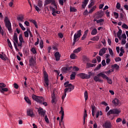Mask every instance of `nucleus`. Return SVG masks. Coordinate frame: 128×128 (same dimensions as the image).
<instances>
[{"mask_svg": "<svg viewBox=\"0 0 128 128\" xmlns=\"http://www.w3.org/2000/svg\"><path fill=\"white\" fill-rule=\"evenodd\" d=\"M7 42H8V44L9 48H10L11 50H12V42H10V40L9 38L7 39Z\"/></svg>", "mask_w": 128, "mask_h": 128, "instance_id": "33", "label": "nucleus"}, {"mask_svg": "<svg viewBox=\"0 0 128 128\" xmlns=\"http://www.w3.org/2000/svg\"><path fill=\"white\" fill-rule=\"evenodd\" d=\"M120 114V110L116 109L114 108L112 110H110L107 113L106 116H109L110 118L112 120L114 118V115H112V116H110V114Z\"/></svg>", "mask_w": 128, "mask_h": 128, "instance_id": "2", "label": "nucleus"}, {"mask_svg": "<svg viewBox=\"0 0 128 128\" xmlns=\"http://www.w3.org/2000/svg\"><path fill=\"white\" fill-rule=\"evenodd\" d=\"M115 62H122V58H120V57H118V58H115Z\"/></svg>", "mask_w": 128, "mask_h": 128, "instance_id": "57", "label": "nucleus"}, {"mask_svg": "<svg viewBox=\"0 0 128 128\" xmlns=\"http://www.w3.org/2000/svg\"><path fill=\"white\" fill-rule=\"evenodd\" d=\"M32 98L34 100H36L37 102H39V104H42L44 106H48V103L46 102H44V98H42V96H36V95L32 96Z\"/></svg>", "mask_w": 128, "mask_h": 128, "instance_id": "1", "label": "nucleus"}, {"mask_svg": "<svg viewBox=\"0 0 128 128\" xmlns=\"http://www.w3.org/2000/svg\"><path fill=\"white\" fill-rule=\"evenodd\" d=\"M43 76L44 78V86L46 88H48V86H50V80H48V74L46 72L44 71L43 72Z\"/></svg>", "mask_w": 128, "mask_h": 128, "instance_id": "4", "label": "nucleus"}, {"mask_svg": "<svg viewBox=\"0 0 128 128\" xmlns=\"http://www.w3.org/2000/svg\"><path fill=\"white\" fill-rule=\"evenodd\" d=\"M65 88H67L70 90H74V86H73L72 84H70V82L68 81L64 83Z\"/></svg>", "mask_w": 128, "mask_h": 128, "instance_id": "8", "label": "nucleus"}, {"mask_svg": "<svg viewBox=\"0 0 128 128\" xmlns=\"http://www.w3.org/2000/svg\"><path fill=\"white\" fill-rule=\"evenodd\" d=\"M4 22L5 23L6 28H8L9 32L12 34V23L8 17L6 16L4 18Z\"/></svg>", "mask_w": 128, "mask_h": 128, "instance_id": "3", "label": "nucleus"}, {"mask_svg": "<svg viewBox=\"0 0 128 128\" xmlns=\"http://www.w3.org/2000/svg\"><path fill=\"white\" fill-rule=\"evenodd\" d=\"M0 92L1 94H4V92H8V88H6L5 87L3 88H0Z\"/></svg>", "mask_w": 128, "mask_h": 128, "instance_id": "21", "label": "nucleus"}, {"mask_svg": "<svg viewBox=\"0 0 128 128\" xmlns=\"http://www.w3.org/2000/svg\"><path fill=\"white\" fill-rule=\"evenodd\" d=\"M38 6H39V8H42V2L40 1L38 2Z\"/></svg>", "mask_w": 128, "mask_h": 128, "instance_id": "53", "label": "nucleus"}, {"mask_svg": "<svg viewBox=\"0 0 128 128\" xmlns=\"http://www.w3.org/2000/svg\"><path fill=\"white\" fill-rule=\"evenodd\" d=\"M100 40V38L98 36H95L93 37L92 38H91V40Z\"/></svg>", "mask_w": 128, "mask_h": 128, "instance_id": "35", "label": "nucleus"}, {"mask_svg": "<svg viewBox=\"0 0 128 128\" xmlns=\"http://www.w3.org/2000/svg\"><path fill=\"white\" fill-rule=\"evenodd\" d=\"M102 68V64H99L98 66L94 70H100Z\"/></svg>", "mask_w": 128, "mask_h": 128, "instance_id": "52", "label": "nucleus"}, {"mask_svg": "<svg viewBox=\"0 0 128 128\" xmlns=\"http://www.w3.org/2000/svg\"><path fill=\"white\" fill-rule=\"evenodd\" d=\"M38 114L42 118H44V116H46V110H44V108L40 107L38 108Z\"/></svg>", "mask_w": 128, "mask_h": 128, "instance_id": "7", "label": "nucleus"}, {"mask_svg": "<svg viewBox=\"0 0 128 128\" xmlns=\"http://www.w3.org/2000/svg\"><path fill=\"white\" fill-rule=\"evenodd\" d=\"M96 6H94L88 12V14H92V12H94L96 10Z\"/></svg>", "mask_w": 128, "mask_h": 128, "instance_id": "30", "label": "nucleus"}, {"mask_svg": "<svg viewBox=\"0 0 128 128\" xmlns=\"http://www.w3.org/2000/svg\"><path fill=\"white\" fill-rule=\"evenodd\" d=\"M72 90V89H70L69 88H68L67 87L64 90V92H65L66 94L68 92H70Z\"/></svg>", "mask_w": 128, "mask_h": 128, "instance_id": "43", "label": "nucleus"}, {"mask_svg": "<svg viewBox=\"0 0 128 128\" xmlns=\"http://www.w3.org/2000/svg\"><path fill=\"white\" fill-rule=\"evenodd\" d=\"M85 100H88V91H86L84 93Z\"/></svg>", "mask_w": 128, "mask_h": 128, "instance_id": "38", "label": "nucleus"}, {"mask_svg": "<svg viewBox=\"0 0 128 128\" xmlns=\"http://www.w3.org/2000/svg\"><path fill=\"white\" fill-rule=\"evenodd\" d=\"M0 58L2 59V60H6V58L2 54H0Z\"/></svg>", "mask_w": 128, "mask_h": 128, "instance_id": "47", "label": "nucleus"}, {"mask_svg": "<svg viewBox=\"0 0 128 128\" xmlns=\"http://www.w3.org/2000/svg\"><path fill=\"white\" fill-rule=\"evenodd\" d=\"M30 66H34L36 64V60L34 58V57H32L29 60Z\"/></svg>", "mask_w": 128, "mask_h": 128, "instance_id": "16", "label": "nucleus"}, {"mask_svg": "<svg viewBox=\"0 0 128 128\" xmlns=\"http://www.w3.org/2000/svg\"><path fill=\"white\" fill-rule=\"evenodd\" d=\"M81 36H82V30H80L77 32V33L74 34V40H76L78 38H80Z\"/></svg>", "mask_w": 128, "mask_h": 128, "instance_id": "9", "label": "nucleus"}, {"mask_svg": "<svg viewBox=\"0 0 128 128\" xmlns=\"http://www.w3.org/2000/svg\"><path fill=\"white\" fill-rule=\"evenodd\" d=\"M98 76H102V78H106V80L108 78V76H106V75L104 74L102 72L99 73L98 74Z\"/></svg>", "mask_w": 128, "mask_h": 128, "instance_id": "20", "label": "nucleus"}, {"mask_svg": "<svg viewBox=\"0 0 128 128\" xmlns=\"http://www.w3.org/2000/svg\"><path fill=\"white\" fill-rule=\"evenodd\" d=\"M18 20H20V22H24V16H19L17 18Z\"/></svg>", "mask_w": 128, "mask_h": 128, "instance_id": "37", "label": "nucleus"}, {"mask_svg": "<svg viewBox=\"0 0 128 128\" xmlns=\"http://www.w3.org/2000/svg\"><path fill=\"white\" fill-rule=\"evenodd\" d=\"M52 0H45L44 6H48L50 4H52Z\"/></svg>", "mask_w": 128, "mask_h": 128, "instance_id": "31", "label": "nucleus"}, {"mask_svg": "<svg viewBox=\"0 0 128 128\" xmlns=\"http://www.w3.org/2000/svg\"><path fill=\"white\" fill-rule=\"evenodd\" d=\"M108 50H109L110 54L112 56H114V52H112V50L110 48H108Z\"/></svg>", "mask_w": 128, "mask_h": 128, "instance_id": "45", "label": "nucleus"}, {"mask_svg": "<svg viewBox=\"0 0 128 128\" xmlns=\"http://www.w3.org/2000/svg\"><path fill=\"white\" fill-rule=\"evenodd\" d=\"M58 2L60 6H64V0H59Z\"/></svg>", "mask_w": 128, "mask_h": 128, "instance_id": "64", "label": "nucleus"}, {"mask_svg": "<svg viewBox=\"0 0 128 128\" xmlns=\"http://www.w3.org/2000/svg\"><path fill=\"white\" fill-rule=\"evenodd\" d=\"M90 0H84L83 2H82V8H86V6L88 5V2Z\"/></svg>", "mask_w": 128, "mask_h": 128, "instance_id": "17", "label": "nucleus"}, {"mask_svg": "<svg viewBox=\"0 0 128 128\" xmlns=\"http://www.w3.org/2000/svg\"><path fill=\"white\" fill-rule=\"evenodd\" d=\"M66 92L64 91V94L62 96V100H64V98H66Z\"/></svg>", "mask_w": 128, "mask_h": 128, "instance_id": "46", "label": "nucleus"}, {"mask_svg": "<svg viewBox=\"0 0 128 128\" xmlns=\"http://www.w3.org/2000/svg\"><path fill=\"white\" fill-rule=\"evenodd\" d=\"M112 104H114V106H118V104H120V100H118V99L116 98L112 101Z\"/></svg>", "mask_w": 128, "mask_h": 128, "instance_id": "18", "label": "nucleus"}, {"mask_svg": "<svg viewBox=\"0 0 128 128\" xmlns=\"http://www.w3.org/2000/svg\"><path fill=\"white\" fill-rule=\"evenodd\" d=\"M26 114H27V115L28 116H30L31 118H32V116H34V112L32 109H30V108L26 110Z\"/></svg>", "mask_w": 128, "mask_h": 128, "instance_id": "12", "label": "nucleus"}, {"mask_svg": "<svg viewBox=\"0 0 128 128\" xmlns=\"http://www.w3.org/2000/svg\"><path fill=\"white\" fill-rule=\"evenodd\" d=\"M106 50H108V48H102L98 52L99 56H102L104 54H106Z\"/></svg>", "mask_w": 128, "mask_h": 128, "instance_id": "11", "label": "nucleus"}, {"mask_svg": "<svg viewBox=\"0 0 128 128\" xmlns=\"http://www.w3.org/2000/svg\"><path fill=\"white\" fill-rule=\"evenodd\" d=\"M60 114H61V122H62V120H64V108L62 106L60 107Z\"/></svg>", "mask_w": 128, "mask_h": 128, "instance_id": "13", "label": "nucleus"}, {"mask_svg": "<svg viewBox=\"0 0 128 128\" xmlns=\"http://www.w3.org/2000/svg\"><path fill=\"white\" fill-rule=\"evenodd\" d=\"M91 108L92 112H96V106H94V104L92 105Z\"/></svg>", "mask_w": 128, "mask_h": 128, "instance_id": "51", "label": "nucleus"}, {"mask_svg": "<svg viewBox=\"0 0 128 128\" xmlns=\"http://www.w3.org/2000/svg\"><path fill=\"white\" fill-rule=\"evenodd\" d=\"M51 10H52V14L54 16H56V14L54 12V7H50Z\"/></svg>", "mask_w": 128, "mask_h": 128, "instance_id": "32", "label": "nucleus"}, {"mask_svg": "<svg viewBox=\"0 0 128 128\" xmlns=\"http://www.w3.org/2000/svg\"><path fill=\"white\" fill-rule=\"evenodd\" d=\"M114 16H115V18H118V13L114 12Z\"/></svg>", "mask_w": 128, "mask_h": 128, "instance_id": "50", "label": "nucleus"}, {"mask_svg": "<svg viewBox=\"0 0 128 128\" xmlns=\"http://www.w3.org/2000/svg\"><path fill=\"white\" fill-rule=\"evenodd\" d=\"M44 120H45V122H46L47 124H50V120H48V116H44Z\"/></svg>", "mask_w": 128, "mask_h": 128, "instance_id": "44", "label": "nucleus"}, {"mask_svg": "<svg viewBox=\"0 0 128 128\" xmlns=\"http://www.w3.org/2000/svg\"><path fill=\"white\" fill-rule=\"evenodd\" d=\"M82 60H83V61L86 62H90V59H88V56H82Z\"/></svg>", "mask_w": 128, "mask_h": 128, "instance_id": "28", "label": "nucleus"}, {"mask_svg": "<svg viewBox=\"0 0 128 128\" xmlns=\"http://www.w3.org/2000/svg\"><path fill=\"white\" fill-rule=\"evenodd\" d=\"M102 126L104 128H112V123L110 121H106L102 124Z\"/></svg>", "mask_w": 128, "mask_h": 128, "instance_id": "10", "label": "nucleus"}, {"mask_svg": "<svg viewBox=\"0 0 128 128\" xmlns=\"http://www.w3.org/2000/svg\"><path fill=\"white\" fill-rule=\"evenodd\" d=\"M96 34H98V30H96V28H94L92 30V31L91 32V34L92 36H96Z\"/></svg>", "mask_w": 128, "mask_h": 128, "instance_id": "25", "label": "nucleus"}, {"mask_svg": "<svg viewBox=\"0 0 128 128\" xmlns=\"http://www.w3.org/2000/svg\"><path fill=\"white\" fill-rule=\"evenodd\" d=\"M116 8L118 10H120V2L117 3Z\"/></svg>", "mask_w": 128, "mask_h": 128, "instance_id": "60", "label": "nucleus"}, {"mask_svg": "<svg viewBox=\"0 0 128 128\" xmlns=\"http://www.w3.org/2000/svg\"><path fill=\"white\" fill-rule=\"evenodd\" d=\"M104 22V20L102 18H100L96 20L97 24H100V22Z\"/></svg>", "mask_w": 128, "mask_h": 128, "instance_id": "55", "label": "nucleus"}, {"mask_svg": "<svg viewBox=\"0 0 128 128\" xmlns=\"http://www.w3.org/2000/svg\"><path fill=\"white\" fill-rule=\"evenodd\" d=\"M31 51L34 54H36V48H32Z\"/></svg>", "mask_w": 128, "mask_h": 128, "instance_id": "54", "label": "nucleus"}, {"mask_svg": "<svg viewBox=\"0 0 128 128\" xmlns=\"http://www.w3.org/2000/svg\"><path fill=\"white\" fill-rule=\"evenodd\" d=\"M96 66V65L90 62H88L86 64V68H94V66Z\"/></svg>", "mask_w": 128, "mask_h": 128, "instance_id": "22", "label": "nucleus"}, {"mask_svg": "<svg viewBox=\"0 0 128 128\" xmlns=\"http://www.w3.org/2000/svg\"><path fill=\"white\" fill-rule=\"evenodd\" d=\"M19 26H20V28H21L22 30H26V28L24 27L22 24L21 23H19Z\"/></svg>", "mask_w": 128, "mask_h": 128, "instance_id": "48", "label": "nucleus"}, {"mask_svg": "<svg viewBox=\"0 0 128 128\" xmlns=\"http://www.w3.org/2000/svg\"><path fill=\"white\" fill-rule=\"evenodd\" d=\"M54 57L56 58V60L57 62H58V60H60V52H56L54 54Z\"/></svg>", "mask_w": 128, "mask_h": 128, "instance_id": "14", "label": "nucleus"}, {"mask_svg": "<svg viewBox=\"0 0 128 128\" xmlns=\"http://www.w3.org/2000/svg\"><path fill=\"white\" fill-rule=\"evenodd\" d=\"M100 76H98V74H97V76H94V82H102V80H100Z\"/></svg>", "mask_w": 128, "mask_h": 128, "instance_id": "19", "label": "nucleus"}, {"mask_svg": "<svg viewBox=\"0 0 128 128\" xmlns=\"http://www.w3.org/2000/svg\"><path fill=\"white\" fill-rule=\"evenodd\" d=\"M24 100H25L26 102H27V104H30H30H32V102L30 101V100L28 97L25 96L24 98Z\"/></svg>", "mask_w": 128, "mask_h": 128, "instance_id": "23", "label": "nucleus"}, {"mask_svg": "<svg viewBox=\"0 0 128 128\" xmlns=\"http://www.w3.org/2000/svg\"><path fill=\"white\" fill-rule=\"evenodd\" d=\"M72 68V66L63 67L62 68V72H68V70H71Z\"/></svg>", "mask_w": 128, "mask_h": 128, "instance_id": "15", "label": "nucleus"}, {"mask_svg": "<svg viewBox=\"0 0 128 128\" xmlns=\"http://www.w3.org/2000/svg\"><path fill=\"white\" fill-rule=\"evenodd\" d=\"M24 35L25 38H28V31L24 32Z\"/></svg>", "mask_w": 128, "mask_h": 128, "instance_id": "59", "label": "nucleus"}, {"mask_svg": "<svg viewBox=\"0 0 128 128\" xmlns=\"http://www.w3.org/2000/svg\"><path fill=\"white\" fill-rule=\"evenodd\" d=\"M76 10V9L75 8H70V12H74Z\"/></svg>", "mask_w": 128, "mask_h": 128, "instance_id": "63", "label": "nucleus"}, {"mask_svg": "<svg viewBox=\"0 0 128 128\" xmlns=\"http://www.w3.org/2000/svg\"><path fill=\"white\" fill-rule=\"evenodd\" d=\"M89 74H86L84 73H80L78 74V76H80V78H82V80H88V78H90V76L92 74H91V72H88Z\"/></svg>", "mask_w": 128, "mask_h": 128, "instance_id": "6", "label": "nucleus"}, {"mask_svg": "<svg viewBox=\"0 0 128 128\" xmlns=\"http://www.w3.org/2000/svg\"><path fill=\"white\" fill-rule=\"evenodd\" d=\"M13 40H14V48L16 49V50L17 52H18V50H18V46H16V44H18V34L16 33H14V36H13Z\"/></svg>", "mask_w": 128, "mask_h": 128, "instance_id": "5", "label": "nucleus"}, {"mask_svg": "<svg viewBox=\"0 0 128 128\" xmlns=\"http://www.w3.org/2000/svg\"><path fill=\"white\" fill-rule=\"evenodd\" d=\"M76 72H72V74H70V80H73L76 78Z\"/></svg>", "mask_w": 128, "mask_h": 128, "instance_id": "24", "label": "nucleus"}, {"mask_svg": "<svg viewBox=\"0 0 128 128\" xmlns=\"http://www.w3.org/2000/svg\"><path fill=\"white\" fill-rule=\"evenodd\" d=\"M86 116H88V114H86V110H84V118H83L84 124H86Z\"/></svg>", "mask_w": 128, "mask_h": 128, "instance_id": "27", "label": "nucleus"}, {"mask_svg": "<svg viewBox=\"0 0 128 128\" xmlns=\"http://www.w3.org/2000/svg\"><path fill=\"white\" fill-rule=\"evenodd\" d=\"M80 50H82V47H79L76 49H75L74 50L73 52H74V54H78V52H80Z\"/></svg>", "mask_w": 128, "mask_h": 128, "instance_id": "26", "label": "nucleus"}, {"mask_svg": "<svg viewBox=\"0 0 128 128\" xmlns=\"http://www.w3.org/2000/svg\"><path fill=\"white\" fill-rule=\"evenodd\" d=\"M122 30L121 29H119L118 32H117V36H122Z\"/></svg>", "mask_w": 128, "mask_h": 128, "instance_id": "36", "label": "nucleus"}, {"mask_svg": "<svg viewBox=\"0 0 128 128\" xmlns=\"http://www.w3.org/2000/svg\"><path fill=\"white\" fill-rule=\"evenodd\" d=\"M120 20H124V14L122 13L120 14Z\"/></svg>", "mask_w": 128, "mask_h": 128, "instance_id": "42", "label": "nucleus"}, {"mask_svg": "<svg viewBox=\"0 0 128 128\" xmlns=\"http://www.w3.org/2000/svg\"><path fill=\"white\" fill-rule=\"evenodd\" d=\"M102 116V111L100 112H98L96 115V118H98V116Z\"/></svg>", "mask_w": 128, "mask_h": 128, "instance_id": "40", "label": "nucleus"}, {"mask_svg": "<svg viewBox=\"0 0 128 128\" xmlns=\"http://www.w3.org/2000/svg\"><path fill=\"white\" fill-rule=\"evenodd\" d=\"M6 85L4 84V82L0 83V89L2 88H6Z\"/></svg>", "mask_w": 128, "mask_h": 128, "instance_id": "41", "label": "nucleus"}, {"mask_svg": "<svg viewBox=\"0 0 128 128\" xmlns=\"http://www.w3.org/2000/svg\"><path fill=\"white\" fill-rule=\"evenodd\" d=\"M94 2H91L90 4L88 6V8H92V6H94Z\"/></svg>", "mask_w": 128, "mask_h": 128, "instance_id": "62", "label": "nucleus"}, {"mask_svg": "<svg viewBox=\"0 0 128 128\" xmlns=\"http://www.w3.org/2000/svg\"><path fill=\"white\" fill-rule=\"evenodd\" d=\"M106 80H107V82H108V84H112V81L110 79H109L108 78Z\"/></svg>", "mask_w": 128, "mask_h": 128, "instance_id": "61", "label": "nucleus"}, {"mask_svg": "<svg viewBox=\"0 0 128 128\" xmlns=\"http://www.w3.org/2000/svg\"><path fill=\"white\" fill-rule=\"evenodd\" d=\"M112 68H116V70H118V68H120V66H118V64H114L112 66Z\"/></svg>", "mask_w": 128, "mask_h": 128, "instance_id": "34", "label": "nucleus"}, {"mask_svg": "<svg viewBox=\"0 0 128 128\" xmlns=\"http://www.w3.org/2000/svg\"><path fill=\"white\" fill-rule=\"evenodd\" d=\"M70 58H72V60H74V58H76V54H72L70 56Z\"/></svg>", "mask_w": 128, "mask_h": 128, "instance_id": "49", "label": "nucleus"}, {"mask_svg": "<svg viewBox=\"0 0 128 128\" xmlns=\"http://www.w3.org/2000/svg\"><path fill=\"white\" fill-rule=\"evenodd\" d=\"M19 40L20 44H22V42H24V38H22V34H20L19 36Z\"/></svg>", "mask_w": 128, "mask_h": 128, "instance_id": "29", "label": "nucleus"}, {"mask_svg": "<svg viewBox=\"0 0 128 128\" xmlns=\"http://www.w3.org/2000/svg\"><path fill=\"white\" fill-rule=\"evenodd\" d=\"M122 28H126V30H128V25H126V24H124L122 25Z\"/></svg>", "mask_w": 128, "mask_h": 128, "instance_id": "56", "label": "nucleus"}, {"mask_svg": "<svg viewBox=\"0 0 128 128\" xmlns=\"http://www.w3.org/2000/svg\"><path fill=\"white\" fill-rule=\"evenodd\" d=\"M34 8H35V10H36V12H40V8L38 7V6H34Z\"/></svg>", "mask_w": 128, "mask_h": 128, "instance_id": "58", "label": "nucleus"}, {"mask_svg": "<svg viewBox=\"0 0 128 128\" xmlns=\"http://www.w3.org/2000/svg\"><path fill=\"white\" fill-rule=\"evenodd\" d=\"M40 48H44V41H42V40H40Z\"/></svg>", "mask_w": 128, "mask_h": 128, "instance_id": "39", "label": "nucleus"}]
</instances>
